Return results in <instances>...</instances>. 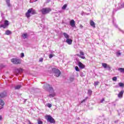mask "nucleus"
<instances>
[{
	"mask_svg": "<svg viewBox=\"0 0 124 124\" xmlns=\"http://www.w3.org/2000/svg\"><path fill=\"white\" fill-rule=\"evenodd\" d=\"M45 119L46 120L47 122L50 123L51 124H55V123H56L55 119H54V118H53V117H52V116H51L50 115H46Z\"/></svg>",
	"mask_w": 124,
	"mask_h": 124,
	"instance_id": "nucleus-1",
	"label": "nucleus"
},
{
	"mask_svg": "<svg viewBox=\"0 0 124 124\" xmlns=\"http://www.w3.org/2000/svg\"><path fill=\"white\" fill-rule=\"evenodd\" d=\"M52 72L54 73V76H56V77H60V76L61 75V71H60L59 69L53 68Z\"/></svg>",
	"mask_w": 124,
	"mask_h": 124,
	"instance_id": "nucleus-2",
	"label": "nucleus"
},
{
	"mask_svg": "<svg viewBox=\"0 0 124 124\" xmlns=\"http://www.w3.org/2000/svg\"><path fill=\"white\" fill-rule=\"evenodd\" d=\"M51 9L50 8H43L41 10V12H42V14L45 15L46 14H48L49 12H51Z\"/></svg>",
	"mask_w": 124,
	"mask_h": 124,
	"instance_id": "nucleus-3",
	"label": "nucleus"
},
{
	"mask_svg": "<svg viewBox=\"0 0 124 124\" xmlns=\"http://www.w3.org/2000/svg\"><path fill=\"white\" fill-rule=\"evenodd\" d=\"M14 64H20L22 63V60L18 58H13L11 60Z\"/></svg>",
	"mask_w": 124,
	"mask_h": 124,
	"instance_id": "nucleus-4",
	"label": "nucleus"
},
{
	"mask_svg": "<svg viewBox=\"0 0 124 124\" xmlns=\"http://www.w3.org/2000/svg\"><path fill=\"white\" fill-rule=\"evenodd\" d=\"M43 88L44 90H46V91H48L49 92H51V90L52 92H53V87L50 86V85L48 84H45L44 85Z\"/></svg>",
	"mask_w": 124,
	"mask_h": 124,
	"instance_id": "nucleus-5",
	"label": "nucleus"
},
{
	"mask_svg": "<svg viewBox=\"0 0 124 124\" xmlns=\"http://www.w3.org/2000/svg\"><path fill=\"white\" fill-rule=\"evenodd\" d=\"M9 23L8 20H5L4 24H1L0 26V28H3V29H5L6 27L9 26Z\"/></svg>",
	"mask_w": 124,
	"mask_h": 124,
	"instance_id": "nucleus-6",
	"label": "nucleus"
},
{
	"mask_svg": "<svg viewBox=\"0 0 124 124\" xmlns=\"http://www.w3.org/2000/svg\"><path fill=\"white\" fill-rule=\"evenodd\" d=\"M79 54L80 55H78V56L79 57V58H81V59H82L83 60H85V59H86V57L84 56H85V53H84V52L80 51Z\"/></svg>",
	"mask_w": 124,
	"mask_h": 124,
	"instance_id": "nucleus-7",
	"label": "nucleus"
},
{
	"mask_svg": "<svg viewBox=\"0 0 124 124\" xmlns=\"http://www.w3.org/2000/svg\"><path fill=\"white\" fill-rule=\"evenodd\" d=\"M50 94L48 95V96H49L51 98L52 97H55V96H56V93H55V92H54V89H53V91H52V90H51V92H50Z\"/></svg>",
	"mask_w": 124,
	"mask_h": 124,
	"instance_id": "nucleus-8",
	"label": "nucleus"
},
{
	"mask_svg": "<svg viewBox=\"0 0 124 124\" xmlns=\"http://www.w3.org/2000/svg\"><path fill=\"white\" fill-rule=\"evenodd\" d=\"M72 39H71L69 38L66 40V42L68 45H71L72 44Z\"/></svg>",
	"mask_w": 124,
	"mask_h": 124,
	"instance_id": "nucleus-9",
	"label": "nucleus"
},
{
	"mask_svg": "<svg viewBox=\"0 0 124 124\" xmlns=\"http://www.w3.org/2000/svg\"><path fill=\"white\" fill-rule=\"evenodd\" d=\"M124 90H122L120 92V93L118 95V97H119V98H123V95H124Z\"/></svg>",
	"mask_w": 124,
	"mask_h": 124,
	"instance_id": "nucleus-10",
	"label": "nucleus"
},
{
	"mask_svg": "<svg viewBox=\"0 0 124 124\" xmlns=\"http://www.w3.org/2000/svg\"><path fill=\"white\" fill-rule=\"evenodd\" d=\"M6 96V92H4L0 93V98H3V97H5Z\"/></svg>",
	"mask_w": 124,
	"mask_h": 124,
	"instance_id": "nucleus-11",
	"label": "nucleus"
},
{
	"mask_svg": "<svg viewBox=\"0 0 124 124\" xmlns=\"http://www.w3.org/2000/svg\"><path fill=\"white\" fill-rule=\"evenodd\" d=\"M70 25L72 27V28H74L75 27V21L74 20H72L70 22Z\"/></svg>",
	"mask_w": 124,
	"mask_h": 124,
	"instance_id": "nucleus-12",
	"label": "nucleus"
},
{
	"mask_svg": "<svg viewBox=\"0 0 124 124\" xmlns=\"http://www.w3.org/2000/svg\"><path fill=\"white\" fill-rule=\"evenodd\" d=\"M31 10L29 9L26 14V16L27 18L31 17Z\"/></svg>",
	"mask_w": 124,
	"mask_h": 124,
	"instance_id": "nucleus-13",
	"label": "nucleus"
},
{
	"mask_svg": "<svg viewBox=\"0 0 124 124\" xmlns=\"http://www.w3.org/2000/svg\"><path fill=\"white\" fill-rule=\"evenodd\" d=\"M29 10H31V13L32 14V15H34V14H36V11L33 8H30L29 9Z\"/></svg>",
	"mask_w": 124,
	"mask_h": 124,
	"instance_id": "nucleus-14",
	"label": "nucleus"
},
{
	"mask_svg": "<svg viewBox=\"0 0 124 124\" xmlns=\"http://www.w3.org/2000/svg\"><path fill=\"white\" fill-rule=\"evenodd\" d=\"M78 66H79V67L80 68H81V69H82L83 68H85V66L84 65V64H83V63H82L81 62H79L78 63Z\"/></svg>",
	"mask_w": 124,
	"mask_h": 124,
	"instance_id": "nucleus-15",
	"label": "nucleus"
},
{
	"mask_svg": "<svg viewBox=\"0 0 124 124\" xmlns=\"http://www.w3.org/2000/svg\"><path fill=\"white\" fill-rule=\"evenodd\" d=\"M90 25L93 28H95V23L93 20L90 21Z\"/></svg>",
	"mask_w": 124,
	"mask_h": 124,
	"instance_id": "nucleus-16",
	"label": "nucleus"
},
{
	"mask_svg": "<svg viewBox=\"0 0 124 124\" xmlns=\"http://www.w3.org/2000/svg\"><path fill=\"white\" fill-rule=\"evenodd\" d=\"M22 88V85H18L15 86V90H20Z\"/></svg>",
	"mask_w": 124,
	"mask_h": 124,
	"instance_id": "nucleus-17",
	"label": "nucleus"
},
{
	"mask_svg": "<svg viewBox=\"0 0 124 124\" xmlns=\"http://www.w3.org/2000/svg\"><path fill=\"white\" fill-rule=\"evenodd\" d=\"M63 35L64 36V37L66 38V39L69 38V35L65 32L63 33Z\"/></svg>",
	"mask_w": 124,
	"mask_h": 124,
	"instance_id": "nucleus-18",
	"label": "nucleus"
},
{
	"mask_svg": "<svg viewBox=\"0 0 124 124\" xmlns=\"http://www.w3.org/2000/svg\"><path fill=\"white\" fill-rule=\"evenodd\" d=\"M6 2L7 6L9 7L11 6V5L10 4V0H6Z\"/></svg>",
	"mask_w": 124,
	"mask_h": 124,
	"instance_id": "nucleus-19",
	"label": "nucleus"
},
{
	"mask_svg": "<svg viewBox=\"0 0 124 124\" xmlns=\"http://www.w3.org/2000/svg\"><path fill=\"white\" fill-rule=\"evenodd\" d=\"M11 31L9 30H7L5 31V34L6 35H9V34H11Z\"/></svg>",
	"mask_w": 124,
	"mask_h": 124,
	"instance_id": "nucleus-20",
	"label": "nucleus"
},
{
	"mask_svg": "<svg viewBox=\"0 0 124 124\" xmlns=\"http://www.w3.org/2000/svg\"><path fill=\"white\" fill-rule=\"evenodd\" d=\"M22 37L24 38V39H26V38H28V34L27 33L23 34Z\"/></svg>",
	"mask_w": 124,
	"mask_h": 124,
	"instance_id": "nucleus-21",
	"label": "nucleus"
},
{
	"mask_svg": "<svg viewBox=\"0 0 124 124\" xmlns=\"http://www.w3.org/2000/svg\"><path fill=\"white\" fill-rule=\"evenodd\" d=\"M118 71H120L121 73H124V68H118Z\"/></svg>",
	"mask_w": 124,
	"mask_h": 124,
	"instance_id": "nucleus-22",
	"label": "nucleus"
},
{
	"mask_svg": "<svg viewBox=\"0 0 124 124\" xmlns=\"http://www.w3.org/2000/svg\"><path fill=\"white\" fill-rule=\"evenodd\" d=\"M0 105L1 106L4 105V101H3V100L0 99Z\"/></svg>",
	"mask_w": 124,
	"mask_h": 124,
	"instance_id": "nucleus-23",
	"label": "nucleus"
},
{
	"mask_svg": "<svg viewBox=\"0 0 124 124\" xmlns=\"http://www.w3.org/2000/svg\"><path fill=\"white\" fill-rule=\"evenodd\" d=\"M102 65L104 68H107V65H108L106 63H102Z\"/></svg>",
	"mask_w": 124,
	"mask_h": 124,
	"instance_id": "nucleus-24",
	"label": "nucleus"
},
{
	"mask_svg": "<svg viewBox=\"0 0 124 124\" xmlns=\"http://www.w3.org/2000/svg\"><path fill=\"white\" fill-rule=\"evenodd\" d=\"M118 85H119V87H121V88H124V84L122 82H119L118 83Z\"/></svg>",
	"mask_w": 124,
	"mask_h": 124,
	"instance_id": "nucleus-25",
	"label": "nucleus"
},
{
	"mask_svg": "<svg viewBox=\"0 0 124 124\" xmlns=\"http://www.w3.org/2000/svg\"><path fill=\"white\" fill-rule=\"evenodd\" d=\"M66 7H67V4H65L62 7V9L63 10H64L66 9Z\"/></svg>",
	"mask_w": 124,
	"mask_h": 124,
	"instance_id": "nucleus-26",
	"label": "nucleus"
},
{
	"mask_svg": "<svg viewBox=\"0 0 124 124\" xmlns=\"http://www.w3.org/2000/svg\"><path fill=\"white\" fill-rule=\"evenodd\" d=\"M88 93L89 95H91L92 93H93V91L91 90H89L88 91Z\"/></svg>",
	"mask_w": 124,
	"mask_h": 124,
	"instance_id": "nucleus-27",
	"label": "nucleus"
},
{
	"mask_svg": "<svg viewBox=\"0 0 124 124\" xmlns=\"http://www.w3.org/2000/svg\"><path fill=\"white\" fill-rule=\"evenodd\" d=\"M46 106H47V107H48V108H51V107H52V104H51L50 103H48L46 104Z\"/></svg>",
	"mask_w": 124,
	"mask_h": 124,
	"instance_id": "nucleus-28",
	"label": "nucleus"
},
{
	"mask_svg": "<svg viewBox=\"0 0 124 124\" xmlns=\"http://www.w3.org/2000/svg\"><path fill=\"white\" fill-rule=\"evenodd\" d=\"M17 71H18V73H21L23 71V69L22 68L18 69Z\"/></svg>",
	"mask_w": 124,
	"mask_h": 124,
	"instance_id": "nucleus-29",
	"label": "nucleus"
},
{
	"mask_svg": "<svg viewBox=\"0 0 124 124\" xmlns=\"http://www.w3.org/2000/svg\"><path fill=\"white\" fill-rule=\"evenodd\" d=\"M70 81H71V82H73L74 81V77L70 78Z\"/></svg>",
	"mask_w": 124,
	"mask_h": 124,
	"instance_id": "nucleus-30",
	"label": "nucleus"
},
{
	"mask_svg": "<svg viewBox=\"0 0 124 124\" xmlns=\"http://www.w3.org/2000/svg\"><path fill=\"white\" fill-rule=\"evenodd\" d=\"M112 80L116 81H117V77H114L112 78Z\"/></svg>",
	"mask_w": 124,
	"mask_h": 124,
	"instance_id": "nucleus-31",
	"label": "nucleus"
},
{
	"mask_svg": "<svg viewBox=\"0 0 124 124\" xmlns=\"http://www.w3.org/2000/svg\"><path fill=\"white\" fill-rule=\"evenodd\" d=\"M99 83V82H98V81H95V82H94V86H98Z\"/></svg>",
	"mask_w": 124,
	"mask_h": 124,
	"instance_id": "nucleus-32",
	"label": "nucleus"
},
{
	"mask_svg": "<svg viewBox=\"0 0 124 124\" xmlns=\"http://www.w3.org/2000/svg\"><path fill=\"white\" fill-rule=\"evenodd\" d=\"M80 76L81 77H85V74H84V73H80Z\"/></svg>",
	"mask_w": 124,
	"mask_h": 124,
	"instance_id": "nucleus-33",
	"label": "nucleus"
},
{
	"mask_svg": "<svg viewBox=\"0 0 124 124\" xmlns=\"http://www.w3.org/2000/svg\"><path fill=\"white\" fill-rule=\"evenodd\" d=\"M38 124H43V122L40 120H38Z\"/></svg>",
	"mask_w": 124,
	"mask_h": 124,
	"instance_id": "nucleus-34",
	"label": "nucleus"
},
{
	"mask_svg": "<svg viewBox=\"0 0 124 124\" xmlns=\"http://www.w3.org/2000/svg\"><path fill=\"white\" fill-rule=\"evenodd\" d=\"M75 69H76V71H79V68L78 67V66H76Z\"/></svg>",
	"mask_w": 124,
	"mask_h": 124,
	"instance_id": "nucleus-35",
	"label": "nucleus"
},
{
	"mask_svg": "<svg viewBox=\"0 0 124 124\" xmlns=\"http://www.w3.org/2000/svg\"><path fill=\"white\" fill-rule=\"evenodd\" d=\"M107 68H108V70H110V69H111V67H110L109 65H108L107 66Z\"/></svg>",
	"mask_w": 124,
	"mask_h": 124,
	"instance_id": "nucleus-36",
	"label": "nucleus"
},
{
	"mask_svg": "<svg viewBox=\"0 0 124 124\" xmlns=\"http://www.w3.org/2000/svg\"><path fill=\"white\" fill-rule=\"evenodd\" d=\"M39 62H43V58H40Z\"/></svg>",
	"mask_w": 124,
	"mask_h": 124,
	"instance_id": "nucleus-37",
	"label": "nucleus"
},
{
	"mask_svg": "<svg viewBox=\"0 0 124 124\" xmlns=\"http://www.w3.org/2000/svg\"><path fill=\"white\" fill-rule=\"evenodd\" d=\"M35 1H37V0H31L30 2H35Z\"/></svg>",
	"mask_w": 124,
	"mask_h": 124,
	"instance_id": "nucleus-38",
	"label": "nucleus"
},
{
	"mask_svg": "<svg viewBox=\"0 0 124 124\" xmlns=\"http://www.w3.org/2000/svg\"><path fill=\"white\" fill-rule=\"evenodd\" d=\"M21 58H24V57H25V54H24V53H22L21 54Z\"/></svg>",
	"mask_w": 124,
	"mask_h": 124,
	"instance_id": "nucleus-39",
	"label": "nucleus"
},
{
	"mask_svg": "<svg viewBox=\"0 0 124 124\" xmlns=\"http://www.w3.org/2000/svg\"><path fill=\"white\" fill-rule=\"evenodd\" d=\"M49 59H52V58H53V55L52 54H50L49 55Z\"/></svg>",
	"mask_w": 124,
	"mask_h": 124,
	"instance_id": "nucleus-40",
	"label": "nucleus"
},
{
	"mask_svg": "<svg viewBox=\"0 0 124 124\" xmlns=\"http://www.w3.org/2000/svg\"><path fill=\"white\" fill-rule=\"evenodd\" d=\"M117 56H121V52H117Z\"/></svg>",
	"mask_w": 124,
	"mask_h": 124,
	"instance_id": "nucleus-41",
	"label": "nucleus"
},
{
	"mask_svg": "<svg viewBox=\"0 0 124 124\" xmlns=\"http://www.w3.org/2000/svg\"><path fill=\"white\" fill-rule=\"evenodd\" d=\"M86 100H87L86 99H84L83 100H82V101L81 102V103H83L85 102V101H86Z\"/></svg>",
	"mask_w": 124,
	"mask_h": 124,
	"instance_id": "nucleus-42",
	"label": "nucleus"
},
{
	"mask_svg": "<svg viewBox=\"0 0 124 124\" xmlns=\"http://www.w3.org/2000/svg\"><path fill=\"white\" fill-rule=\"evenodd\" d=\"M103 101H104V98H103L101 100V103H103Z\"/></svg>",
	"mask_w": 124,
	"mask_h": 124,
	"instance_id": "nucleus-43",
	"label": "nucleus"
},
{
	"mask_svg": "<svg viewBox=\"0 0 124 124\" xmlns=\"http://www.w3.org/2000/svg\"><path fill=\"white\" fill-rule=\"evenodd\" d=\"M119 86L118 85H115L114 88H119Z\"/></svg>",
	"mask_w": 124,
	"mask_h": 124,
	"instance_id": "nucleus-44",
	"label": "nucleus"
},
{
	"mask_svg": "<svg viewBox=\"0 0 124 124\" xmlns=\"http://www.w3.org/2000/svg\"><path fill=\"white\" fill-rule=\"evenodd\" d=\"M79 27L80 28V29H83V26L82 25H80Z\"/></svg>",
	"mask_w": 124,
	"mask_h": 124,
	"instance_id": "nucleus-45",
	"label": "nucleus"
},
{
	"mask_svg": "<svg viewBox=\"0 0 124 124\" xmlns=\"http://www.w3.org/2000/svg\"><path fill=\"white\" fill-rule=\"evenodd\" d=\"M1 119H2V117H1V116H0V121H1Z\"/></svg>",
	"mask_w": 124,
	"mask_h": 124,
	"instance_id": "nucleus-46",
	"label": "nucleus"
},
{
	"mask_svg": "<svg viewBox=\"0 0 124 124\" xmlns=\"http://www.w3.org/2000/svg\"><path fill=\"white\" fill-rule=\"evenodd\" d=\"M50 0H47V1H46V2H47V3H48V2H50Z\"/></svg>",
	"mask_w": 124,
	"mask_h": 124,
	"instance_id": "nucleus-47",
	"label": "nucleus"
},
{
	"mask_svg": "<svg viewBox=\"0 0 124 124\" xmlns=\"http://www.w3.org/2000/svg\"><path fill=\"white\" fill-rule=\"evenodd\" d=\"M115 26L116 28H118V25H115Z\"/></svg>",
	"mask_w": 124,
	"mask_h": 124,
	"instance_id": "nucleus-48",
	"label": "nucleus"
},
{
	"mask_svg": "<svg viewBox=\"0 0 124 124\" xmlns=\"http://www.w3.org/2000/svg\"><path fill=\"white\" fill-rule=\"evenodd\" d=\"M2 108H3V107H2L1 108H0V110L1 109H2Z\"/></svg>",
	"mask_w": 124,
	"mask_h": 124,
	"instance_id": "nucleus-49",
	"label": "nucleus"
}]
</instances>
